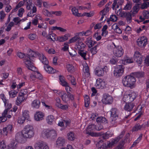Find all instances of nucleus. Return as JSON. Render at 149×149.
<instances>
[{
	"label": "nucleus",
	"mask_w": 149,
	"mask_h": 149,
	"mask_svg": "<svg viewBox=\"0 0 149 149\" xmlns=\"http://www.w3.org/2000/svg\"><path fill=\"white\" fill-rule=\"evenodd\" d=\"M10 96L12 98L15 97L17 93V92L15 90H12L9 92Z\"/></svg>",
	"instance_id": "nucleus-45"
},
{
	"label": "nucleus",
	"mask_w": 149,
	"mask_h": 149,
	"mask_svg": "<svg viewBox=\"0 0 149 149\" xmlns=\"http://www.w3.org/2000/svg\"><path fill=\"white\" fill-rule=\"evenodd\" d=\"M107 120L104 117H99L97 118L96 119V122L97 123H107Z\"/></svg>",
	"instance_id": "nucleus-32"
},
{
	"label": "nucleus",
	"mask_w": 149,
	"mask_h": 149,
	"mask_svg": "<svg viewBox=\"0 0 149 149\" xmlns=\"http://www.w3.org/2000/svg\"><path fill=\"white\" fill-rule=\"evenodd\" d=\"M108 12L109 10L108 9L104 8L100 12V14H102L103 15L105 16Z\"/></svg>",
	"instance_id": "nucleus-59"
},
{
	"label": "nucleus",
	"mask_w": 149,
	"mask_h": 149,
	"mask_svg": "<svg viewBox=\"0 0 149 149\" xmlns=\"http://www.w3.org/2000/svg\"><path fill=\"white\" fill-rule=\"evenodd\" d=\"M43 14L47 17H50V13L47 10H44L43 11Z\"/></svg>",
	"instance_id": "nucleus-62"
},
{
	"label": "nucleus",
	"mask_w": 149,
	"mask_h": 149,
	"mask_svg": "<svg viewBox=\"0 0 149 149\" xmlns=\"http://www.w3.org/2000/svg\"><path fill=\"white\" fill-rule=\"evenodd\" d=\"M111 21L113 22H116L117 20V17L115 15H111L110 18Z\"/></svg>",
	"instance_id": "nucleus-55"
},
{
	"label": "nucleus",
	"mask_w": 149,
	"mask_h": 149,
	"mask_svg": "<svg viewBox=\"0 0 149 149\" xmlns=\"http://www.w3.org/2000/svg\"><path fill=\"white\" fill-rule=\"evenodd\" d=\"M142 136V134H141L139 137L137 139V140L135 141L133 143V144L132 146L131 147H133L135 146L136 145L139 143L140 140H141Z\"/></svg>",
	"instance_id": "nucleus-46"
},
{
	"label": "nucleus",
	"mask_w": 149,
	"mask_h": 149,
	"mask_svg": "<svg viewBox=\"0 0 149 149\" xmlns=\"http://www.w3.org/2000/svg\"><path fill=\"white\" fill-rule=\"evenodd\" d=\"M113 44L115 47L113 49L114 55L118 57H121L123 53V51L122 47L120 46H118L116 47L115 44L113 43Z\"/></svg>",
	"instance_id": "nucleus-8"
},
{
	"label": "nucleus",
	"mask_w": 149,
	"mask_h": 149,
	"mask_svg": "<svg viewBox=\"0 0 149 149\" xmlns=\"http://www.w3.org/2000/svg\"><path fill=\"white\" fill-rule=\"evenodd\" d=\"M0 97L3 101L6 107L8 109H10L12 107L11 104L9 103V101L5 98L4 95L3 94H1L0 95Z\"/></svg>",
	"instance_id": "nucleus-14"
},
{
	"label": "nucleus",
	"mask_w": 149,
	"mask_h": 149,
	"mask_svg": "<svg viewBox=\"0 0 149 149\" xmlns=\"http://www.w3.org/2000/svg\"><path fill=\"white\" fill-rule=\"evenodd\" d=\"M104 83V82L102 81L101 79H98L96 81V83L95 84V85L98 88H99L102 86V84Z\"/></svg>",
	"instance_id": "nucleus-34"
},
{
	"label": "nucleus",
	"mask_w": 149,
	"mask_h": 149,
	"mask_svg": "<svg viewBox=\"0 0 149 149\" xmlns=\"http://www.w3.org/2000/svg\"><path fill=\"white\" fill-rule=\"evenodd\" d=\"M65 140L62 137H58L56 141V146L58 147H61L64 146Z\"/></svg>",
	"instance_id": "nucleus-16"
},
{
	"label": "nucleus",
	"mask_w": 149,
	"mask_h": 149,
	"mask_svg": "<svg viewBox=\"0 0 149 149\" xmlns=\"http://www.w3.org/2000/svg\"><path fill=\"white\" fill-rule=\"evenodd\" d=\"M36 69L35 70V71H33L35 72V74L36 75V77H37L38 78L40 79H42V75L40 74L38 71H36Z\"/></svg>",
	"instance_id": "nucleus-52"
},
{
	"label": "nucleus",
	"mask_w": 149,
	"mask_h": 149,
	"mask_svg": "<svg viewBox=\"0 0 149 149\" xmlns=\"http://www.w3.org/2000/svg\"><path fill=\"white\" fill-rule=\"evenodd\" d=\"M14 23L13 22H11L8 24L7 26V28L6 29V30L7 31H9L11 29V27L13 26Z\"/></svg>",
	"instance_id": "nucleus-51"
},
{
	"label": "nucleus",
	"mask_w": 149,
	"mask_h": 149,
	"mask_svg": "<svg viewBox=\"0 0 149 149\" xmlns=\"http://www.w3.org/2000/svg\"><path fill=\"white\" fill-rule=\"evenodd\" d=\"M29 54L31 58L32 57H36L40 56V54L38 52H34L32 51H30L29 52Z\"/></svg>",
	"instance_id": "nucleus-30"
},
{
	"label": "nucleus",
	"mask_w": 149,
	"mask_h": 149,
	"mask_svg": "<svg viewBox=\"0 0 149 149\" xmlns=\"http://www.w3.org/2000/svg\"><path fill=\"white\" fill-rule=\"evenodd\" d=\"M88 53L87 51L84 52L83 50L81 51H78V53L79 55L83 57L84 60H86L87 58H86V56L87 53Z\"/></svg>",
	"instance_id": "nucleus-38"
},
{
	"label": "nucleus",
	"mask_w": 149,
	"mask_h": 149,
	"mask_svg": "<svg viewBox=\"0 0 149 149\" xmlns=\"http://www.w3.org/2000/svg\"><path fill=\"white\" fill-rule=\"evenodd\" d=\"M138 45L141 47L145 46L147 43V40L145 37H141L138 39L137 41Z\"/></svg>",
	"instance_id": "nucleus-12"
},
{
	"label": "nucleus",
	"mask_w": 149,
	"mask_h": 149,
	"mask_svg": "<svg viewBox=\"0 0 149 149\" xmlns=\"http://www.w3.org/2000/svg\"><path fill=\"white\" fill-rule=\"evenodd\" d=\"M124 67L122 65H117L113 72L114 76L118 77L122 75L124 72Z\"/></svg>",
	"instance_id": "nucleus-7"
},
{
	"label": "nucleus",
	"mask_w": 149,
	"mask_h": 149,
	"mask_svg": "<svg viewBox=\"0 0 149 149\" xmlns=\"http://www.w3.org/2000/svg\"><path fill=\"white\" fill-rule=\"evenodd\" d=\"M72 11L73 14L75 16L78 17H81V13H78V10L76 9L75 7L72 8Z\"/></svg>",
	"instance_id": "nucleus-37"
},
{
	"label": "nucleus",
	"mask_w": 149,
	"mask_h": 149,
	"mask_svg": "<svg viewBox=\"0 0 149 149\" xmlns=\"http://www.w3.org/2000/svg\"><path fill=\"white\" fill-rule=\"evenodd\" d=\"M56 35L52 33H50L46 36L47 39H50L51 41L54 42L56 40L55 37Z\"/></svg>",
	"instance_id": "nucleus-26"
},
{
	"label": "nucleus",
	"mask_w": 149,
	"mask_h": 149,
	"mask_svg": "<svg viewBox=\"0 0 149 149\" xmlns=\"http://www.w3.org/2000/svg\"><path fill=\"white\" fill-rule=\"evenodd\" d=\"M25 59L26 60L25 63L26 67L29 70L32 71H35L36 70V68L33 65V63L31 61H33L29 54L25 56Z\"/></svg>",
	"instance_id": "nucleus-5"
},
{
	"label": "nucleus",
	"mask_w": 149,
	"mask_h": 149,
	"mask_svg": "<svg viewBox=\"0 0 149 149\" xmlns=\"http://www.w3.org/2000/svg\"><path fill=\"white\" fill-rule=\"evenodd\" d=\"M24 9L22 8H20L18 10V15L20 17H22V14L24 12Z\"/></svg>",
	"instance_id": "nucleus-57"
},
{
	"label": "nucleus",
	"mask_w": 149,
	"mask_h": 149,
	"mask_svg": "<svg viewBox=\"0 0 149 149\" xmlns=\"http://www.w3.org/2000/svg\"><path fill=\"white\" fill-rule=\"evenodd\" d=\"M136 79L134 77L131 75L125 77L122 80V83L125 86L131 87L135 84Z\"/></svg>",
	"instance_id": "nucleus-3"
},
{
	"label": "nucleus",
	"mask_w": 149,
	"mask_h": 149,
	"mask_svg": "<svg viewBox=\"0 0 149 149\" xmlns=\"http://www.w3.org/2000/svg\"><path fill=\"white\" fill-rule=\"evenodd\" d=\"M59 77L61 84L63 86H67L68 83L65 80L64 77L61 75H59Z\"/></svg>",
	"instance_id": "nucleus-33"
},
{
	"label": "nucleus",
	"mask_w": 149,
	"mask_h": 149,
	"mask_svg": "<svg viewBox=\"0 0 149 149\" xmlns=\"http://www.w3.org/2000/svg\"><path fill=\"white\" fill-rule=\"evenodd\" d=\"M22 116V117L26 119H28L29 117V111L27 110H24L23 112Z\"/></svg>",
	"instance_id": "nucleus-44"
},
{
	"label": "nucleus",
	"mask_w": 149,
	"mask_h": 149,
	"mask_svg": "<svg viewBox=\"0 0 149 149\" xmlns=\"http://www.w3.org/2000/svg\"><path fill=\"white\" fill-rule=\"evenodd\" d=\"M39 59L40 60L42 63L45 64V65H46V67H47V68L48 67H49V68H51V67L49 66L48 65V60L46 58L43 54H40V55L39 56Z\"/></svg>",
	"instance_id": "nucleus-15"
},
{
	"label": "nucleus",
	"mask_w": 149,
	"mask_h": 149,
	"mask_svg": "<svg viewBox=\"0 0 149 149\" xmlns=\"http://www.w3.org/2000/svg\"><path fill=\"white\" fill-rule=\"evenodd\" d=\"M102 102L105 104H110L113 102V98L112 97L107 94H104L102 99Z\"/></svg>",
	"instance_id": "nucleus-9"
},
{
	"label": "nucleus",
	"mask_w": 149,
	"mask_h": 149,
	"mask_svg": "<svg viewBox=\"0 0 149 149\" xmlns=\"http://www.w3.org/2000/svg\"><path fill=\"white\" fill-rule=\"evenodd\" d=\"M125 133L124 131H122L120 135L117 138L113 139L111 142L107 141L104 144L103 143V141L102 140H100L96 144V146L98 147V149H107V148L112 147L114 144L117 143L120 139L123 137Z\"/></svg>",
	"instance_id": "nucleus-1"
},
{
	"label": "nucleus",
	"mask_w": 149,
	"mask_h": 149,
	"mask_svg": "<svg viewBox=\"0 0 149 149\" xmlns=\"http://www.w3.org/2000/svg\"><path fill=\"white\" fill-rule=\"evenodd\" d=\"M136 93L135 92H132L131 94L124 95L123 98V100L127 103H130L136 98Z\"/></svg>",
	"instance_id": "nucleus-6"
},
{
	"label": "nucleus",
	"mask_w": 149,
	"mask_h": 149,
	"mask_svg": "<svg viewBox=\"0 0 149 149\" xmlns=\"http://www.w3.org/2000/svg\"><path fill=\"white\" fill-rule=\"evenodd\" d=\"M140 4H136L133 7L132 10H134V11L136 12L137 13H138V11L139 10V6Z\"/></svg>",
	"instance_id": "nucleus-50"
},
{
	"label": "nucleus",
	"mask_w": 149,
	"mask_h": 149,
	"mask_svg": "<svg viewBox=\"0 0 149 149\" xmlns=\"http://www.w3.org/2000/svg\"><path fill=\"white\" fill-rule=\"evenodd\" d=\"M35 149H49L47 143L44 142H38L35 145Z\"/></svg>",
	"instance_id": "nucleus-11"
},
{
	"label": "nucleus",
	"mask_w": 149,
	"mask_h": 149,
	"mask_svg": "<svg viewBox=\"0 0 149 149\" xmlns=\"http://www.w3.org/2000/svg\"><path fill=\"white\" fill-rule=\"evenodd\" d=\"M34 133L33 127L28 125L25 126L22 131V136L25 138H31L34 136Z\"/></svg>",
	"instance_id": "nucleus-2"
},
{
	"label": "nucleus",
	"mask_w": 149,
	"mask_h": 149,
	"mask_svg": "<svg viewBox=\"0 0 149 149\" xmlns=\"http://www.w3.org/2000/svg\"><path fill=\"white\" fill-rule=\"evenodd\" d=\"M110 63L112 64H115L118 61V58L115 56H113L112 58L110 59Z\"/></svg>",
	"instance_id": "nucleus-49"
},
{
	"label": "nucleus",
	"mask_w": 149,
	"mask_h": 149,
	"mask_svg": "<svg viewBox=\"0 0 149 149\" xmlns=\"http://www.w3.org/2000/svg\"><path fill=\"white\" fill-rule=\"evenodd\" d=\"M111 112V117L113 118H116L118 117V115L117 114V110L115 108L112 109Z\"/></svg>",
	"instance_id": "nucleus-36"
},
{
	"label": "nucleus",
	"mask_w": 149,
	"mask_h": 149,
	"mask_svg": "<svg viewBox=\"0 0 149 149\" xmlns=\"http://www.w3.org/2000/svg\"><path fill=\"white\" fill-rule=\"evenodd\" d=\"M132 7V5L130 3H127L123 9L124 10H129Z\"/></svg>",
	"instance_id": "nucleus-58"
},
{
	"label": "nucleus",
	"mask_w": 149,
	"mask_h": 149,
	"mask_svg": "<svg viewBox=\"0 0 149 149\" xmlns=\"http://www.w3.org/2000/svg\"><path fill=\"white\" fill-rule=\"evenodd\" d=\"M67 137L68 139L70 141H73L76 138L74 133L72 132H70L68 133Z\"/></svg>",
	"instance_id": "nucleus-24"
},
{
	"label": "nucleus",
	"mask_w": 149,
	"mask_h": 149,
	"mask_svg": "<svg viewBox=\"0 0 149 149\" xmlns=\"http://www.w3.org/2000/svg\"><path fill=\"white\" fill-rule=\"evenodd\" d=\"M42 136L44 138H50L54 139L57 136L56 132L54 130H44L42 132Z\"/></svg>",
	"instance_id": "nucleus-4"
},
{
	"label": "nucleus",
	"mask_w": 149,
	"mask_h": 149,
	"mask_svg": "<svg viewBox=\"0 0 149 149\" xmlns=\"http://www.w3.org/2000/svg\"><path fill=\"white\" fill-rule=\"evenodd\" d=\"M143 17L142 16H140L139 17L140 19L143 21L145 19H147L149 18V12L147 10H144L143 12Z\"/></svg>",
	"instance_id": "nucleus-25"
},
{
	"label": "nucleus",
	"mask_w": 149,
	"mask_h": 149,
	"mask_svg": "<svg viewBox=\"0 0 149 149\" xmlns=\"http://www.w3.org/2000/svg\"><path fill=\"white\" fill-rule=\"evenodd\" d=\"M142 127V125H140L139 123L137 124L133 127L132 131H137L140 130Z\"/></svg>",
	"instance_id": "nucleus-39"
},
{
	"label": "nucleus",
	"mask_w": 149,
	"mask_h": 149,
	"mask_svg": "<svg viewBox=\"0 0 149 149\" xmlns=\"http://www.w3.org/2000/svg\"><path fill=\"white\" fill-rule=\"evenodd\" d=\"M32 8V13H35L36 12L37 9L36 7L34 6L33 4H31L30 5H27L26 8L28 10H31Z\"/></svg>",
	"instance_id": "nucleus-27"
},
{
	"label": "nucleus",
	"mask_w": 149,
	"mask_h": 149,
	"mask_svg": "<svg viewBox=\"0 0 149 149\" xmlns=\"http://www.w3.org/2000/svg\"><path fill=\"white\" fill-rule=\"evenodd\" d=\"M36 37V35L35 34H31L29 35L28 37L31 40H33Z\"/></svg>",
	"instance_id": "nucleus-63"
},
{
	"label": "nucleus",
	"mask_w": 149,
	"mask_h": 149,
	"mask_svg": "<svg viewBox=\"0 0 149 149\" xmlns=\"http://www.w3.org/2000/svg\"><path fill=\"white\" fill-rule=\"evenodd\" d=\"M54 118V117L53 115H50L47 116L46 118V120L48 124L51 125L52 124Z\"/></svg>",
	"instance_id": "nucleus-28"
},
{
	"label": "nucleus",
	"mask_w": 149,
	"mask_h": 149,
	"mask_svg": "<svg viewBox=\"0 0 149 149\" xmlns=\"http://www.w3.org/2000/svg\"><path fill=\"white\" fill-rule=\"evenodd\" d=\"M144 73L143 72H137L135 73L134 74V76L138 78L143 77L144 76Z\"/></svg>",
	"instance_id": "nucleus-47"
},
{
	"label": "nucleus",
	"mask_w": 149,
	"mask_h": 149,
	"mask_svg": "<svg viewBox=\"0 0 149 149\" xmlns=\"http://www.w3.org/2000/svg\"><path fill=\"white\" fill-rule=\"evenodd\" d=\"M134 106V104L133 103H126L124 109L128 112H130L132 110Z\"/></svg>",
	"instance_id": "nucleus-18"
},
{
	"label": "nucleus",
	"mask_w": 149,
	"mask_h": 149,
	"mask_svg": "<svg viewBox=\"0 0 149 149\" xmlns=\"http://www.w3.org/2000/svg\"><path fill=\"white\" fill-rule=\"evenodd\" d=\"M93 13H84L83 14H81V17L86 16L88 17H91L93 16Z\"/></svg>",
	"instance_id": "nucleus-56"
},
{
	"label": "nucleus",
	"mask_w": 149,
	"mask_h": 149,
	"mask_svg": "<svg viewBox=\"0 0 149 149\" xmlns=\"http://www.w3.org/2000/svg\"><path fill=\"white\" fill-rule=\"evenodd\" d=\"M148 7L147 3L144 1V3L141 5V8L142 9H143L147 8Z\"/></svg>",
	"instance_id": "nucleus-61"
},
{
	"label": "nucleus",
	"mask_w": 149,
	"mask_h": 149,
	"mask_svg": "<svg viewBox=\"0 0 149 149\" xmlns=\"http://www.w3.org/2000/svg\"><path fill=\"white\" fill-rule=\"evenodd\" d=\"M7 128V130L8 133H10L12 130V125H8L7 127H6Z\"/></svg>",
	"instance_id": "nucleus-64"
},
{
	"label": "nucleus",
	"mask_w": 149,
	"mask_h": 149,
	"mask_svg": "<svg viewBox=\"0 0 149 149\" xmlns=\"http://www.w3.org/2000/svg\"><path fill=\"white\" fill-rule=\"evenodd\" d=\"M79 40H81L80 37L78 36H76L73 37L69 40L68 43L70 44L71 43L75 42L77 41V42Z\"/></svg>",
	"instance_id": "nucleus-31"
},
{
	"label": "nucleus",
	"mask_w": 149,
	"mask_h": 149,
	"mask_svg": "<svg viewBox=\"0 0 149 149\" xmlns=\"http://www.w3.org/2000/svg\"><path fill=\"white\" fill-rule=\"evenodd\" d=\"M85 42L89 48L92 47L96 43V42L93 41L92 40L91 38H88L86 39Z\"/></svg>",
	"instance_id": "nucleus-20"
},
{
	"label": "nucleus",
	"mask_w": 149,
	"mask_h": 149,
	"mask_svg": "<svg viewBox=\"0 0 149 149\" xmlns=\"http://www.w3.org/2000/svg\"><path fill=\"white\" fill-rule=\"evenodd\" d=\"M67 70L68 72H72L74 71V66L72 65L68 64L67 65Z\"/></svg>",
	"instance_id": "nucleus-41"
},
{
	"label": "nucleus",
	"mask_w": 149,
	"mask_h": 149,
	"mask_svg": "<svg viewBox=\"0 0 149 149\" xmlns=\"http://www.w3.org/2000/svg\"><path fill=\"white\" fill-rule=\"evenodd\" d=\"M0 149H8V148L7 147L6 144L3 141L1 142Z\"/></svg>",
	"instance_id": "nucleus-53"
},
{
	"label": "nucleus",
	"mask_w": 149,
	"mask_h": 149,
	"mask_svg": "<svg viewBox=\"0 0 149 149\" xmlns=\"http://www.w3.org/2000/svg\"><path fill=\"white\" fill-rule=\"evenodd\" d=\"M40 104V102L39 100L36 99L33 100L32 104V106L34 108L38 109L39 108Z\"/></svg>",
	"instance_id": "nucleus-22"
},
{
	"label": "nucleus",
	"mask_w": 149,
	"mask_h": 149,
	"mask_svg": "<svg viewBox=\"0 0 149 149\" xmlns=\"http://www.w3.org/2000/svg\"><path fill=\"white\" fill-rule=\"evenodd\" d=\"M125 141H122V143H120L115 149H123Z\"/></svg>",
	"instance_id": "nucleus-60"
},
{
	"label": "nucleus",
	"mask_w": 149,
	"mask_h": 149,
	"mask_svg": "<svg viewBox=\"0 0 149 149\" xmlns=\"http://www.w3.org/2000/svg\"><path fill=\"white\" fill-rule=\"evenodd\" d=\"M98 44H97L90 49L91 53L92 54H95L97 52V47H98Z\"/></svg>",
	"instance_id": "nucleus-48"
},
{
	"label": "nucleus",
	"mask_w": 149,
	"mask_h": 149,
	"mask_svg": "<svg viewBox=\"0 0 149 149\" xmlns=\"http://www.w3.org/2000/svg\"><path fill=\"white\" fill-rule=\"evenodd\" d=\"M112 28L117 33L120 34L122 33V31L116 24H113L112 26Z\"/></svg>",
	"instance_id": "nucleus-29"
},
{
	"label": "nucleus",
	"mask_w": 149,
	"mask_h": 149,
	"mask_svg": "<svg viewBox=\"0 0 149 149\" xmlns=\"http://www.w3.org/2000/svg\"><path fill=\"white\" fill-rule=\"evenodd\" d=\"M21 94L19 93V95L17 98V99L16 101V104L19 105L21 103L25 100V98Z\"/></svg>",
	"instance_id": "nucleus-23"
},
{
	"label": "nucleus",
	"mask_w": 149,
	"mask_h": 149,
	"mask_svg": "<svg viewBox=\"0 0 149 149\" xmlns=\"http://www.w3.org/2000/svg\"><path fill=\"white\" fill-rule=\"evenodd\" d=\"M26 119L22 116L19 118L18 119V123L19 124H22L24 122Z\"/></svg>",
	"instance_id": "nucleus-54"
},
{
	"label": "nucleus",
	"mask_w": 149,
	"mask_h": 149,
	"mask_svg": "<svg viewBox=\"0 0 149 149\" xmlns=\"http://www.w3.org/2000/svg\"><path fill=\"white\" fill-rule=\"evenodd\" d=\"M83 71L86 77H88L89 76L90 73L89 72V68L88 66H87L84 68Z\"/></svg>",
	"instance_id": "nucleus-35"
},
{
	"label": "nucleus",
	"mask_w": 149,
	"mask_h": 149,
	"mask_svg": "<svg viewBox=\"0 0 149 149\" xmlns=\"http://www.w3.org/2000/svg\"><path fill=\"white\" fill-rule=\"evenodd\" d=\"M61 97L63 100L65 102H67L68 100V96L65 93H63V94L61 95Z\"/></svg>",
	"instance_id": "nucleus-43"
},
{
	"label": "nucleus",
	"mask_w": 149,
	"mask_h": 149,
	"mask_svg": "<svg viewBox=\"0 0 149 149\" xmlns=\"http://www.w3.org/2000/svg\"><path fill=\"white\" fill-rule=\"evenodd\" d=\"M134 58L135 61L139 64H141L143 61V57L138 51H136L134 53Z\"/></svg>",
	"instance_id": "nucleus-10"
},
{
	"label": "nucleus",
	"mask_w": 149,
	"mask_h": 149,
	"mask_svg": "<svg viewBox=\"0 0 149 149\" xmlns=\"http://www.w3.org/2000/svg\"><path fill=\"white\" fill-rule=\"evenodd\" d=\"M76 46L79 51L83 50L86 45L83 42H82L81 40H78L76 44Z\"/></svg>",
	"instance_id": "nucleus-19"
},
{
	"label": "nucleus",
	"mask_w": 149,
	"mask_h": 149,
	"mask_svg": "<svg viewBox=\"0 0 149 149\" xmlns=\"http://www.w3.org/2000/svg\"><path fill=\"white\" fill-rule=\"evenodd\" d=\"M96 130V126L95 125L91 124L88 127L87 130V132L91 131Z\"/></svg>",
	"instance_id": "nucleus-42"
},
{
	"label": "nucleus",
	"mask_w": 149,
	"mask_h": 149,
	"mask_svg": "<svg viewBox=\"0 0 149 149\" xmlns=\"http://www.w3.org/2000/svg\"><path fill=\"white\" fill-rule=\"evenodd\" d=\"M104 72H106L105 67L101 68L98 66L97 67L95 70V74L98 76H103Z\"/></svg>",
	"instance_id": "nucleus-13"
},
{
	"label": "nucleus",
	"mask_w": 149,
	"mask_h": 149,
	"mask_svg": "<svg viewBox=\"0 0 149 149\" xmlns=\"http://www.w3.org/2000/svg\"><path fill=\"white\" fill-rule=\"evenodd\" d=\"M44 116V115L41 112H37L35 114V119L37 121H40L43 119Z\"/></svg>",
	"instance_id": "nucleus-17"
},
{
	"label": "nucleus",
	"mask_w": 149,
	"mask_h": 149,
	"mask_svg": "<svg viewBox=\"0 0 149 149\" xmlns=\"http://www.w3.org/2000/svg\"><path fill=\"white\" fill-rule=\"evenodd\" d=\"M9 110V109L6 108L2 113V116L0 118V123L1 122H4L7 120V118L6 117V116L7 114L8 111Z\"/></svg>",
	"instance_id": "nucleus-21"
},
{
	"label": "nucleus",
	"mask_w": 149,
	"mask_h": 149,
	"mask_svg": "<svg viewBox=\"0 0 149 149\" xmlns=\"http://www.w3.org/2000/svg\"><path fill=\"white\" fill-rule=\"evenodd\" d=\"M126 18L127 22L129 23H130L132 22V16L130 13L129 12H127V13L125 17Z\"/></svg>",
	"instance_id": "nucleus-40"
}]
</instances>
